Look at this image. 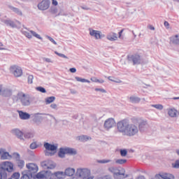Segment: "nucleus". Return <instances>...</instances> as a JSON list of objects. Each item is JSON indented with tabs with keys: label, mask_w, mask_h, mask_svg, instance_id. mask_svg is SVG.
I'll return each mask as SVG.
<instances>
[{
	"label": "nucleus",
	"mask_w": 179,
	"mask_h": 179,
	"mask_svg": "<svg viewBox=\"0 0 179 179\" xmlns=\"http://www.w3.org/2000/svg\"><path fill=\"white\" fill-rule=\"evenodd\" d=\"M170 41L175 45H179V34L174 35L170 38Z\"/></svg>",
	"instance_id": "24"
},
{
	"label": "nucleus",
	"mask_w": 179,
	"mask_h": 179,
	"mask_svg": "<svg viewBox=\"0 0 179 179\" xmlns=\"http://www.w3.org/2000/svg\"><path fill=\"white\" fill-rule=\"evenodd\" d=\"M46 38H48V40H50V41H51V43H52L53 44H55V45H57V42L54 40V38H52L51 36H45Z\"/></svg>",
	"instance_id": "52"
},
{
	"label": "nucleus",
	"mask_w": 179,
	"mask_h": 179,
	"mask_svg": "<svg viewBox=\"0 0 179 179\" xmlns=\"http://www.w3.org/2000/svg\"><path fill=\"white\" fill-rule=\"evenodd\" d=\"M50 13H52L53 15H56V13H58V9H57V8H55V7H52L50 9Z\"/></svg>",
	"instance_id": "47"
},
{
	"label": "nucleus",
	"mask_w": 179,
	"mask_h": 179,
	"mask_svg": "<svg viewBox=\"0 0 179 179\" xmlns=\"http://www.w3.org/2000/svg\"><path fill=\"white\" fill-rule=\"evenodd\" d=\"M70 92H71V94H76V93H78L76 92V90H71Z\"/></svg>",
	"instance_id": "64"
},
{
	"label": "nucleus",
	"mask_w": 179,
	"mask_h": 179,
	"mask_svg": "<svg viewBox=\"0 0 179 179\" xmlns=\"http://www.w3.org/2000/svg\"><path fill=\"white\" fill-rule=\"evenodd\" d=\"M83 127L85 129L90 128V127H89V125H87V123H84Z\"/></svg>",
	"instance_id": "63"
},
{
	"label": "nucleus",
	"mask_w": 179,
	"mask_h": 179,
	"mask_svg": "<svg viewBox=\"0 0 179 179\" xmlns=\"http://www.w3.org/2000/svg\"><path fill=\"white\" fill-rule=\"evenodd\" d=\"M108 80L110 82H114L115 83H122V80H120V78H117L115 77L109 76L108 77Z\"/></svg>",
	"instance_id": "31"
},
{
	"label": "nucleus",
	"mask_w": 179,
	"mask_h": 179,
	"mask_svg": "<svg viewBox=\"0 0 179 179\" xmlns=\"http://www.w3.org/2000/svg\"><path fill=\"white\" fill-rule=\"evenodd\" d=\"M131 122H134L138 128V131L143 132L149 128V123L148 120L142 117H133L131 118Z\"/></svg>",
	"instance_id": "4"
},
{
	"label": "nucleus",
	"mask_w": 179,
	"mask_h": 179,
	"mask_svg": "<svg viewBox=\"0 0 179 179\" xmlns=\"http://www.w3.org/2000/svg\"><path fill=\"white\" fill-rule=\"evenodd\" d=\"M52 3L55 6H57V5H58V1H57V0H52Z\"/></svg>",
	"instance_id": "62"
},
{
	"label": "nucleus",
	"mask_w": 179,
	"mask_h": 179,
	"mask_svg": "<svg viewBox=\"0 0 179 179\" xmlns=\"http://www.w3.org/2000/svg\"><path fill=\"white\" fill-rule=\"evenodd\" d=\"M55 54H56V55H58V57H61V58H64V59H69V57H68L64 54L59 53V52H58L57 51H55Z\"/></svg>",
	"instance_id": "42"
},
{
	"label": "nucleus",
	"mask_w": 179,
	"mask_h": 179,
	"mask_svg": "<svg viewBox=\"0 0 179 179\" xmlns=\"http://www.w3.org/2000/svg\"><path fill=\"white\" fill-rule=\"evenodd\" d=\"M111 162H113V160L111 159H101V160H98L97 163H99L101 164H106L107 163H111Z\"/></svg>",
	"instance_id": "38"
},
{
	"label": "nucleus",
	"mask_w": 179,
	"mask_h": 179,
	"mask_svg": "<svg viewBox=\"0 0 179 179\" xmlns=\"http://www.w3.org/2000/svg\"><path fill=\"white\" fill-rule=\"evenodd\" d=\"M101 179H113V177H111L110 176H105L101 178Z\"/></svg>",
	"instance_id": "61"
},
{
	"label": "nucleus",
	"mask_w": 179,
	"mask_h": 179,
	"mask_svg": "<svg viewBox=\"0 0 179 179\" xmlns=\"http://www.w3.org/2000/svg\"><path fill=\"white\" fill-rule=\"evenodd\" d=\"M164 24L166 29H170V24L169 23V22L165 21Z\"/></svg>",
	"instance_id": "59"
},
{
	"label": "nucleus",
	"mask_w": 179,
	"mask_h": 179,
	"mask_svg": "<svg viewBox=\"0 0 179 179\" xmlns=\"http://www.w3.org/2000/svg\"><path fill=\"white\" fill-rule=\"evenodd\" d=\"M116 123H115V120L113 117H110L105 120L104 124H103V128L105 131H109L110 129L114 128L115 127Z\"/></svg>",
	"instance_id": "13"
},
{
	"label": "nucleus",
	"mask_w": 179,
	"mask_h": 179,
	"mask_svg": "<svg viewBox=\"0 0 179 179\" xmlns=\"http://www.w3.org/2000/svg\"><path fill=\"white\" fill-rule=\"evenodd\" d=\"M69 71L71 73H76V68H71V69H69Z\"/></svg>",
	"instance_id": "60"
},
{
	"label": "nucleus",
	"mask_w": 179,
	"mask_h": 179,
	"mask_svg": "<svg viewBox=\"0 0 179 179\" xmlns=\"http://www.w3.org/2000/svg\"><path fill=\"white\" fill-rule=\"evenodd\" d=\"M155 179H174V175L171 173H159L155 175Z\"/></svg>",
	"instance_id": "18"
},
{
	"label": "nucleus",
	"mask_w": 179,
	"mask_h": 179,
	"mask_svg": "<svg viewBox=\"0 0 179 179\" xmlns=\"http://www.w3.org/2000/svg\"><path fill=\"white\" fill-rule=\"evenodd\" d=\"M13 94V90L10 87H5L0 84V96L3 97H10Z\"/></svg>",
	"instance_id": "9"
},
{
	"label": "nucleus",
	"mask_w": 179,
	"mask_h": 179,
	"mask_svg": "<svg viewBox=\"0 0 179 179\" xmlns=\"http://www.w3.org/2000/svg\"><path fill=\"white\" fill-rule=\"evenodd\" d=\"M20 178V173H15L11 176V178H13V179H19Z\"/></svg>",
	"instance_id": "50"
},
{
	"label": "nucleus",
	"mask_w": 179,
	"mask_h": 179,
	"mask_svg": "<svg viewBox=\"0 0 179 179\" xmlns=\"http://www.w3.org/2000/svg\"><path fill=\"white\" fill-rule=\"evenodd\" d=\"M128 154V151L127 150H120V155L122 157H125Z\"/></svg>",
	"instance_id": "51"
},
{
	"label": "nucleus",
	"mask_w": 179,
	"mask_h": 179,
	"mask_svg": "<svg viewBox=\"0 0 179 179\" xmlns=\"http://www.w3.org/2000/svg\"><path fill=\"white\" fill-rule=\"evenodd\" d=\"M0 157L1 160H12L13 156L6 152V150L0 149Z\"/></svg>",
	"instance_id": "15"
},
{
	"label": "nucleus",
	"mask_w": 179,
	"mask_h": 179,
	"mask_svg": "<svg viewBox=\"0 0 179 179\" xmlns=\"http://www.w3.org/2000/svg\"><path fill=\"white\" fill-rule=\"evenodd\" d=\"M151 107H153L154 108H156L157 110H162L164 107L162 104H152L151 105Z\"/></svg>",
	"instance_id": "36"
},
{
	"label": "nucleus",
	"mask_w": 179,
	"mask_h": 179,
	"mask_svg": "<svg viewBox=\"0 0 179 179\" xmlns=\"http://www.w3.org/2000/svg\"><path fill=\"white\" fill-rule=\"evenodd\" d=\"M95 92H99L100 93H107V91L103 88H95Z\"/></svg>",
	"instance_id": "53"
},
{
	"label": "nucleus",
	"mask_w": 179,
	"mask_h": 179,
	"mask_svg": "<svg viewBox=\"0 0 179 179\" xmlns=\"http://www.w3.org/2000/svg\"><path fill=\"white\" fill-rule=\"evenodd\" d=\"M50 108L52 110H58V105H57V103H52L50 105Z\"/></svg>",
	"instance_id": "56"
},
{
	"label": "nucleus",
	"mask_w": 179,
	"mask_h": 179,
	"mask_svg": "<svg viewBox=\"0 0 179 179\" xmlns=\"http://www.w3.org/2000/svg\"><path fill=\"white\" fill-rule=\"evenodd\" d=\"M127 59L129 62L133 64V65H139L142 64V56L138 54L130 55L127 56Z\"/></svg>",
	"instance_id": "10"
},
{
	"label": "nucleus",
	"mask_w": 179,
	"mask_h": 179,
	"mask_svg": "<svg viewBox=\"0 0 179 179\" xmlns=\"http://www.w3.org/2000/svg\"><path fill=\"white\" fill-rule=\"evenodd\" d=\"M13 156L15 157V159H16V160H19V159H20V155H19L17 152H14Z\"/></svg>",
	"instance_id": "55"
},
{
	"label": "nucleus",
	"mask_w": 179,
	"mask_h": 179,
	"mask_svg": "<svg viewBox=\"0 0 179 179\" xmlns=\"http://www.w3.org/2000/svg\"><path fill=\"white\" fill-rule=\"evenodd\" d=\"M18 114L20 120H30V114L22 110H18Z\"/></svg>",
	"instance_id": "21"
},
{
	"label": "nucleus",
	"mask_w": 179,
	"mask_h": 179,
	"mask_svg": "<svg viewBox=\"0 0 179 179\" xmlns=\"http://www.w3.org/2000/svg\"><path fill=\"white\" fill-rule=\"evenodd\" d=\"M89 31L90 36H91V37H94L95 40H100V38H101V31L94 30L92 28L89 29Z\"/></svg>",
	"instance_id": "16"
},
{
	"label": "nucleus",
	"mask_w": 179,
	"mask_h": 179,
	"mask_svg": "<svg viewBox=\"0 0 179 179\" xmlns=\"http://www.w3.org/2000/svg\"><path fill=\"white\" fill-rule=\"evenodd\" d=\"M9 71L15 78H20L22 75H23V70H22V67L17 65H13L10 66Z\"/></svg>",
	"instance_id": "11"
},
{
	"label": "nucleus",
	"mask_w": 179,
	"mask_h": 179,
	"mask_svg": "<svg viewBox=\"0 0 179 179\" xmlns=\"http://www.w3.org/2000/svg\"><path fill=\"white\" fill-rule=\"evenodd\" d=\"M43 61H45V62H48V64H52L54 62L52 61V59H51L50 58H47V57H44Z\"/></svg>",
	"instance_id": "54"
},
{
	"label": "nucleus",
	"mask_w": 179,
	"mask_h": 179,
	"mask_svg": "<svg viewBox=\"0 0 179 179\" xmlns=\"http://www.w3.org/2000/svg\"><path fill=\"white\" fill-rule=\"evenodd\" d=\"M177 113L178 111L174 108H170L168 109V115L172 118L177 117Z\"/></svg>",
	"instance_id": "25"
},
{
	"label": "nucleus",
	"mask_w": 179,
	"mask_h": 179,
	"mask_svg": "<svg viewBox=\"0 0 179 179\" xmlns=\"http://www.w3.org/2000/svg\"><path fill=\"white\" fill-rule=\"evenodd\" d=\"M76 80H77V82H81V83H90V80H87L85 78H82L80 77H75Z\"/></svg>",
	"instance_id": "33"
},
{
	"label": "nucleus",
	"mask_w": 179,
	"mask_h": 179,
	"mask_svg": "<svg viewBox=\"0 0 179 179\" xmlns=\"http://www.w3.org/2000/svg\"><path fill=\"white\" fill-rule=\"evenodd\" d=\"M139 134V128L134 124V122L129 123L127 127V131H126V136H136Z\"/></svg>",
	"instance_id": "7"
},
{
	"label": "nucleus",
	"mask_w": 179,
	"mask_h": 179,
	"mask_svg": "<svg viewBox=\"0 0 179 179\" xmlns=\"http://www.w3.org/2000/svg\"><path fill=\"white\" fill-rule=\"evenodd\" d=\"M24 138H26V139H30V138H33L34 136V135L31 132H27L24 134Z\"/></svg>",
	"instance_id": "39"
},
{
	"label": "nucleus",
	"mask_w": 179,
	"mask_h": 179,
	"mask_svg": "<svg viewBox=\"0 0 179 179\" xmlns=\"http://www.w3.org/2000/svg\"><path fill=\"white\" fill-rule=\"evenodd\" d=\"M43 148L45 149V156H54L58 149V144H50L49 143H45L43 144Z\"/></svg>",
	"instance_id": "6"
},
{
	"label": "nucleus",
	"mask_w": 179,
	"mask_h": 179,
	"mask_svg": "<svg viewBox=\"0 0 179 179\" xmlns=\"http://www.w3.org/2000/svg\"><path fill=\"white\" fill-rule=\"evenodd\" d=\"M29 148L32 150L37 149L38 148V145H37L36 142H33L30 144Z\"/></svg>",
	"instance_id": "45"
},
{
	"label": "nucleus",
	"mask_w": 179,
	"mask_h": 179,
	"mask_svg": "<svg viewBox=\"0 0 179 179\" xmlns=\"http://www.w3.org/2000/svg\"><path fill=\"white\" fill-rule=\"evenodd\" d=\"M128 127H129V120L127 119L122 120L117 122L116 129L119 134H122L126 135L127 131L128 130Z\"/></svg>",
	"instance_id": "5"
},
{
	"label": "nucleus",
	"mask_w": 179,
	"mask_h": 179,
	"mask_svg": "<svg viewBox=\"0 0 179 179\" xmlns=\"http://www.w3.org/2000/svg\"><path fill=\"white\" fill-rule=\"evenodd\" d=\"M78 140L80 141V142H87V141H92V137L83 135L78 136Z\"/></svg>",
	"instance_id": "28"
},
{
	"label": "nucleus",
	"mask_w": 179,
	"mask_h": 179,
	"mask_svg": "<svg viewBox=\"0 0 179 179\" xmlns=\"http://www.w3.org/2000/svg\"><path fill=\"white\" fill-rule=\"evenodd\" d=\"M51 5V1L50 0H43L41 2L38 3V9L39 10H47Z\"/></svg>",
	"instance_id": "14"
},
{
	"label": "nucleus",
	"mask_w": 179,
	"mask_h": 179,
	"mask_svg": "<svg viewBox=\"0 0 179 179\" xmlns=\"http://www.w3.org/2000/svg\"><path fill=\"white\" fill-rule=\"evenodd\" d=\"M108 170L110 173H113V174H114V173H115V172H114V171H115V168H114V166L109 167Z\"/></svg>",
	"instance_id": "57"
},
{
	"label": "nucleus",
	"mask_w": 179,
	"mask_h": 179,
	"mask_svg": "<svg viewBox=\"0 0 179 179\" xmlns=\"http://www.w3.org/2000/svg\"><path fill=\"white\" fill-rule=\"evenodd\" d=\"M106 38L109 40V41H117V40H118V36H117V34L112 33L108 34Z\"/></svg>",
	"instance_id": "26"
},
{
	"label": "nucleus",
	"mask_w": 179,
	"mask_h": 179,
	"mask_svg": "<svg viewBox=\"0 0 179 179\" xmlns=\"http://www.w3.org/2000/svg\"><path fill=\"white\" fill-rule=\"evenodd\" d=\"M31 177V173H27L26 172H23L22 173V176L21 177V179H30Z\"/></svg>",
	"instance_id": "37"
},
{
	"label": "nucleus",
	"mask_w": 179,
	"mask_h": 179,
	"mask_svg": "<svg viewBox=\"0 0 179 179\" xmlns=\"http://www.w3.org/2000/svg\"><path fill=\"white\" fill-rule=\"evenodd\" d=\"M37 179H45V174L43 172H40L36 176Z\"/></svg>",
	"instance_id": "41"
},
{
	"label": "nucleus",
	"mask_w": 179,
	"mask_h": 179,
	"mask_svg": "<svg viewBox=\"0 0 179 179\" xmlns=\"http://www.w3.org/2000/svg\"><path fill=\"white\" fill-rule=\"evenodd\" d=\"M27 168L29 170V173L34 174L38 171V166L36 164H28Z\"/></svg>",
	"instance_id": "20"
},
{
	"label": "nucleus",
	"mask_w": 179,
	"mask_h": 179,
	"mask_svg": "<svg viewBox=\"0 0 179 179\" xmlns=\"http://www.w3.org/2000/svg\"><path fill=\"white\" fill-rule=\"evenodd\" d=\"M11 100L14 103H19L20 101L22 107H29V106L36 104L37 103L36 97L31 96L30 94L22 91L18 92L16 95H13L11 96Z\"/></svg>",
	"instance_id": "1"
},
{
	"label": "nucleus",
	"mask_w": 179,
	"mask_h": 179,
	"mask_svg": "<svg viewBox=\"0 0 179 179\" xmlns=\"http://www.w3.org/2000/svg\"><path fill=\"white\" fill-rule=\"evenodd\" d=\"M33 79H34V77L33 76V75H29L28 76L27 80H28L29 85L33 84Z\"/></svg>",
	"instance_id": "48"
},
{
	"label": "nucleus",
	"mask_w": 179,
	"mask_h": 179,
	"mask_svg": "<svg viewBox=\"0 0 179 179\" xmlns=\"http://www.w3.org/2000/svg\"><path fill=\"white\" fill-rule=\"evenodd\" d=\"M0 169V179H7L8 174L6 171L10 173L13 170V164L10 162H4L1 163Z\"/></svg>",
	"instance_id": "2"
},
{
	"label": "nucleus",
	"mask_w": 179,
	"mask_h": 179,
	"mask_svg": "<svg viewBox=\"0 0 179 179\" xmlns=\"http://www.w3.org/2000/svg\"><path fill=\"white\" fill-rule=\"evenodd\" d=\"M115 176H123V178H128L129 177V175L127 174L125 175V169L122 170V172H117L114 173Z\"/></svg>",
	"instance_id": "34"
},
{
	"label": "nucleus",
	"mask_w": 179,
	"mask_h": 179,
	"mask_svg": "<svg viewBox=\"0 0 179 179\" xmlns=\"http://www.w3.org/2000/svg\"><path fill=\"white\" fill-rule=\"evenodd\" d=\"M115 163L116 164H125V163H127V159H116Z\"/></svg>",
	"instance_id": "43"
},
{
	"label": "nucleus",
	"mask_w": 179,
	"mask_h": 179,
	"mask_svg": "<svg viewBox=\"0 0 179 179\" xmlns=\"http://www.w3.org/2000/svg\"><path fill=\"white\" fill-rule=\"evenodd\" d=\"M172 167L173 169H179V159H177L175 163L172 164Z\"/></svg>",
	"instance_id": "49"
},
{
	"label": "nucleus",
	"mask_w": 179,
	"mask_h": 179,
	"mask_svg": "<svg viewBox=\"0 0 179 179\" xmlns=\"http://www.w3.org/2000/svg\"><path fill=\"white\" fill-rule=\"evenodd\" d=\"M55 101V96H48L45 99V104H51Z\"/></svg>",
	"instance_id": "30"
},
{
	"label": "nucleus",
	"mask_w": 179,
	"mask_h": 179,
	"mask_svg": "<svg viewBox=\"0 0 179 179\" xmlns=\"http://www.w3.org/2000/svg\"><path fill=\"white\" fill-rule=\"evenodd\" d=\"M141 100H142V99H141V97H139L135 94L131 95L129 97V101L131 104H139V103H141Z\"/></svg>",
	"instance_id": "19"
},
{
	"label": "nucleus",
	"mask_w": 179,
	"mask_h": 179,
	"mask_svg": "<svg viewBox=\"0 0 179 179\" xmlns=\"http://www.w3.org/2000/svg\"><path fill=\"white\" fill-rule=\"evenodd\" d=\"M52 175L55 176V177H57V179H62V177H64V172L62 171H57V172H55Z\"/></svg>",
	"instance_id": "35"
},
{
	"label": "nucleus",
	"mask_w": 179,
	"mask_h": 179,
	"mask_svg": "<svg viewBox=\"0 0 179 179\" xmlns=\"http://www.w3.org/2000/svg\"><path fill=\"white\" fill-rule=\"evenodd\" d=\"M22 34H24V36H25V37H27V38H31V34L30 32H27L26 31H22Z\"/></svg>",
	"instance_id": "46"
},
{
	"label": "nucleus",
	"mask_w": 179,
	"mask_h": 179,
	"mask_svg": "<svg viewBox=\"0 0 179 179\" xmlns=\"http://www.w3.org/2000/svg\"><path fill=\"white\" fill-rule=\"evenodd\" d=\"M29 33L31 34V36H33V37H35L38 40H43V37H41V36H40V34H37L36 31L31 30L29 31Z\"/></svg>",
	"instance_id": "32"
},
{
	"label": "nucleus",
	"mask_w": 179,
	"mask_h": 179,
	"mask_svg": "<svg viewBox=\"0 0 179 179\" xmlns=\"http://www.w3.org/2000/svg\"><path fill=\"white\" fill-rule=\"evenodd\" d=\"M76 171L73 168H67L64 171V174L68 177H72V176L75 174Z\"/></svg>",
	"instance_id": "23"
},
{
	"label": "nucleus",
	"mask_w": 179,
	"mask_h": 179,
	"mask_svg": "<svg viewBox=\"0 0 179 179\" xmlns=\"http://www.w3.org/2000/svg\"><path fill=\"white\" fill-rule=\"evenodd\" d=\"M76 176L81 179L94 178V176H92V171L89 168H78L76 171Z\"/></svg>",
	"instance_id": "3"
},
{
	"label": "nucleus",
	"mask_w": 179,
	"mask_h": 179,
	"mask_svg": "<svg viewBox=\"0 0 179 179\" xmlns=\"http://www.w3.org/2000/svg\"><path fill=\"white\" fill-rule=\"evenodd\" d=\"M41 115H47V117H45V118H53L54 120H55V117L50 114H45V113H34L32 114V117H33V120L34 121V122H41V121H43V117H41Z\"/></svg>",
	"instance_id": "12"
},
{
	"label": "nucleus",
	"mask_w": 179,
	"mask_h": 179,
	"mask_svg": "<svg viewBox=\"0 0 179 179\" xmlns=\"http://www.w3.org/2000/svg\"><path fill=\"white\" fill-rule=\"evenodd\" d=\"M90 80H92V82H94V83H97V82H99V79H97V78L96 77L91 78Z\"/></svg>",
	"instance_id": "58"
},
{
	"label": "nucleus",
	"mask_w": 179,
	"mask_h": 179,
	"mask_svg": "<svg viewBox=\"0 0 179 179\" xmlns=\"http://www.w3.org/2000/svg\"><path fill=\"white\" fill-rule=\"evenodd\" d=\"M41 166L43 169H50V170L55 169V163L50 160L42 162Z\"/></svg>",
	"instance_id": "17"
},
{
	"label": "nucleus",
	"mask_w": 179,
	"mask_h": 179,
	"mask_svg": "<svg viewBox=\"0 0 179 179\" xmlns=\"http://www.w3.org/2000/svg\"><path fill=\"white\" fill-rule=\"evenodd\" d=\"M2 22L4 24H6V26H10V27H16V24L10 20H3Z\"/></svg>",
	"instance_id": "27"
},
{
	"label": "nucleus",
	"mask_w": 179,
	"mask_h": 179,
	"mask_svg": "<svg viewBox=\"0 0 179 179\" xmlns=\"http://www.w3.org/2000/svg\"><path fill=\"white\" fill-rule=\"evenodd\" d=\"M58 155L59 157L64 158L65 157V155L75 156L76 155H78V151H76V149L71 148H60Z\"/></svg>",
	"instance_id": "8"
},
{
	"label": "nucleus",
	"mask_w": 179,
	"mask_h": 179,
	"mask_svg": "<svg viewBox=\"0 0 179 179\" xmlns=\"http://www.w3.org/2000/svg\"><path fill=\"white\" fill-rule=\"evenodd\" d=\"M10 8L11 9V10H13V12L18 15V16H23V13L22 12V10H20V9L13 6H11Z\"/></svg>",
	"instance_id": "29"
},
{
	"label": "nucleus",
	"mask_w": 179,
	"mask_h": 179,
	"mask_svg": "<svg viewBox=\"0 0 179 179\" xmlns=\"http://www.w3.org/2000/svg\"><path fill=\"white\" fill-rule=\"evenodd\" d=\"M36 90H37L38 92H41V93H47V90H45V88L43 87H37L36 88Z\"/></svg>",
	"instance_id": "44"
},
{
	"label": "nucleus",
	"mask_w": 179,
	"mask_h": 179,
	"mask_svg": "<svg viewBox=\"0 0 179 179\" xmlns=\"http://www.w3.org/2000/svg\"><path fill=\"white\" fill-rule=\"evenodd\" d=\"M12 134H13V135H15V136H17V138H18V139H20L21 141H23V132H22V131H20L18 129H14L12 130Z\"/></svg>",
	"instance_id": "22"
},
{
	"label": "nucleus",
	"mask_w": 179,
	"mask_h": 179,
	"mask_svg": "<svg viewBox=\"0 0 179 179\" xmlns=\"http://www.w3.org/2000/svg\"><path fill=\"white\" fill-rule=\"evenodd\" d=\"M17 161L18 167H20V169H23V167L24 166V161L20 159H17Z\"/></svg>",
	"instance_id": "40"
}]
</instances>
